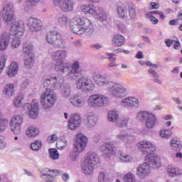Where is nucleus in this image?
<instances>
[{"mask_svg":"<svg viewBox=\"0 0 182 182\" xmlns=\"http://www.w3.org/2000/svg\"><path fill=\"white\" fill-rule=\"evenodd\" d=\"M11 41V34L4 33L0 36V50H6L9 46Z\"/></svg>","mask_w":182,"mask_h":182,"instance_id":"obj_27","label":"nucleus"},{"mask_svg":"<svg viewBox=\"0 0 182 182\" xmlns=\"http://www.w3.org/2000/svg\"><path fill=\"white\" fill-rule=\"evenodd\" d=\"M108 120L112 123H116V122L119 119V111L117 110H110L108 112Z\"/></svg>","mask_w":182,"mask_h":182,"instance_id":"obj_38","label":"nucleus"},{"mask_svg":"<svg viewBox=\"0 0 182 182\" xmlns=\"http://www.w3.org/2000/svg\"><path fill=\"white\" fill-rule=\"evenodd\" d=\"M54 6H58L63 12H72L75 8L73 0H51Z\"/></svg>","mask_w":182,"mask_h":182,"instance_id":"obj_13","label":"nucleus"},{"mask_svg":"<svg viewBox=\"0 0 182 182\" xmlns=\"http://www.w3.org/2000/svg\"><path fill=\"white\" fill-rule=\"evenodd\" d=\"M24 66L27 69H32L35 65V55H27L23 57Z\"/></svg>","mask_w":182,"mask_h":182,"instance_id":"obj_35","label":"nucleus"},{"mask_svg":"<svg viewBox=\"0 0 182 182\" xmlns=\"http://www.w3.org/2000/svg\"><path fill=\"white\" fill-rule=\"evenodd\" d=\"M120 105L126 109H137L140 106V101L134 97H128L123 99Z\"/></svg>","mask_w":182,"mask_h":182,"instance_id":"obj_18","label":"nucleus"},{"mask_svg":"<svg viewBox=\"0 0 182 182\" xmlns=\"http://www.w3.org/2000/svg\"><path fill=\"white\" fill-rule=\"evenodd\" d=\"M117 12L119 18L126 19L127 18V9L124 6H120L117 7Z\"/></svg>","mask_w":182,"mask_h":182,"instance_id":"obj_43","label":"nucleus"},{"mask_svg":"<svg viewBox=\"0 0 182 182\" xmlns=\"http://www.w3.org/2000/svg\"><path fill=\"white\" fill-rule=\"evenodd\" d=\"M82 124V117L79 113H75L70 115L68 121V128L70 130H76Z\"/></svg>","mask_w":182,"mask_h":182,"instance_id":"obj_22","label":"nucleus"},{"mask_svg":"<svg viewBox=\"0 0 182 182\" xmlns=\"http://www.w3.org/2000/svg\"><path fill=\"white\" fill-rule=\"evenodd\" d=\"M145 65L146 66H149V68H154V69H158L159 67V64H154L151 63V61H145L144 62Z\"/></svg>","mask_w":182,"mask_h":182,"instance_id":"obj_61","label":"nucleus"},{"mask_svg":"<svg viewBox=\"0 0 182 182\" xmlns=\"http://www.w3.org/2000/svg\"><path fill=\"white\" fill-rule=\"evenodd\" d=\"M115 53H124L125 55H130V51L123 48H117L114 50Z\"/></svg>","mask_w":182,"mask_h":182,"instance_id":"obj_59","label":"nucleus"},{"mask_svg":"<svg viewBox=\"0 0 182 182\" xmlns=\"http://www.w3.org/2000/svg\"><path fill=\"white\" fill-rule=\"evenodd\" d=\"M41 2V0H26L23 5V9L26 12H29V11H32L38 3Z\"/></svg>","mask_w":182,"mask_h":182,"instance_id":"obj_34","label":"nucleus"},{"mask_svg":"<svg viewBox=\"0 0 182 182\" xmlns=\"http://www.w3.org/2000/svg\"><path fill=\"white\" fill-rule=\"evenodd\" d=\"M97 123V116L93 113H90L87 114V127H95Z\"/></svg>","mask_w":182,"mask_h":182,"instance_id":"obj_37","label":"nucleus"},{"mask_svg":"<svg viewBox=\"0 0 182 182\" xmlns=\"http://www.w3.org/2000/svg\"><path fill=\"white\" fill-rule=\"evenodd\" d=\"M166 171L169 177H180V176H182V170L172 164L168 165Z\"/></svg>","mask_w":182,"mask_h":182,"instance_id":"obj_28","label":"nucleus"},{"mask_svg":"<svg viewBox=\"0 0 182 182\" xmlns=\"http://www.w3.org/2000/svg\"><path fill=\"white\" fill-rule=\"evenodd\" d=\"M29 85V80H25L23 81V82L21 85V90H23L28 87V85Z\"/></svg>","mask_w":182,"mask_h":182,"instance_id":"obj_62","label":"nucleus"},{"mask_svg":"<svg viewBox=\"0 0 182 182\" xmlns=\"http://www.w3.org/2000/svg\"><path fill=\"white\" fill-rule=\"evenodd\" d=\"M87 137L85 136L83 134H78L75 136V140L74 142V147L78 151H83L85 149H86V146L87 145Z\"/></svg>","mask_w":182,"mask_h":182,"instance_id":"obj_19","label":"nucleus"},{"mask_svg":"<svg viewBox=\"0 0 182 182\" xmlns=\"http://www.w3.org/2000/svg\"><path fill=\"white\" fill-rule=\"evenodd\" d=\"M8 126H9V120L6 118H1L0 119V133L6 132Z\"/></svg>","mask_w":182,"mask_h":182,"instance_id":"obj_42","label":"nucleus"},{"mask_svg":"<svg viewBox=\"0 0 182 182\" xmlns=\"http://www.w3.org/2000/svg\"><path fill=\"white\" fill-rule=\"evenodd\" d=\"M18 69L19 67L18 66V63H16V62H13L10 66L8 67L6 73L9 77H14V76L18 73Z\"/></svg>","mask_w":182,"mask_h":182,"instance_id":"obj_32","label":"nucleus"},{"mask_svg":"<svg viewBox=\"0 0 182 182\" xmlns=\"http://www.w3.org/2000/svg\"><path fill=\"white\" fill-rule=\"evenodd\" d=\"M70 103L74 107L80 109V107H85L86 106V98L80 94H75L72 95L69 99Z\"/></svg>","mask_w":182,"mask_h":182,"instance_id":"obj_21","label":"nucleus"},{"mask_svg":"<svg viewBox=\"0 0 182 182\" xmlns=\"http://www.w3.org/2000/svg\"><path fill=\"white\" fill-rule=\"evenodd\" d=\"M47 43L57 49H66V41L62 37V34L58 31L52 30L47 32L46 35Z\"/></svg>","mask_w":182,"mask_h":182,"instance_id":"obj_7","label":"nucleus"},{"mask_svg":"<svg viewBox=\"0 0 182 182\" xmlns=\"http://www.w3.org/2000/svg\"><path fill=\"white\" fill-rule=\"evenodd\" d=\"M150 5L151 6V9H159L160 8V4L156 2H151Z\"/></svg>","mask_w":182,"mask_h":182,"instance_id":"obj_63","label":"nucleus"},{"mask_svg":"<svg viewBox=\"0 0 182 182\" xmlns=\"http://www.w3.org/2000/svg\"><path fill=\"white\" fill-rule=\"evenodd\" d=\"M25 100V97L22 94L17 95L13 100V105L14 107H21L22 103Z\"/></svg>","mask_w":182,"mask_h":182,"instance_id":"obj_40","label":"nucleus"},{"mask_svg":"<svg viewBox=\"0 0 182 182\" xmlns=\"http://www.w3.org/2000/svg\"><path fill=\"white\" fill-rule=\"evenodd\" d=\"M165 43L167 46V48H170V46H171V45H173V38H172L171 40V39H166L165 40Z\"/></svg>","mask_w":182,"mask_h":182,"instance_id":"obj_64","label":"nucleus"},{"mask_svg":"<svg viewBox=\"0 0 182 182\" xmlns=\"http://www.w3.org/2000/svg\"><path fill=\"white\" fill-rule=\"evenodd\" d=\"M100 151L105 159H110L112 156H116V146L113 142H106L101 145Z\"/></svg>","mask_w":182,"mask_h":182,"instance_id":"obj_14","label":"nucleus"},{"mask_svg":"<svg viewBox=\"0 0 182 182\" xmlns=\"http://www.w3.org/2000/svg\"><path fill=\"white\" fill-rule=\"evenodd\" d=\"M159 136L161 139H164L166 140H168L171 136H173V133L171 132V129L164 128L160 129Z\"/></svg>","mask_w":182,"mask_h":182,"instance_id":"obj_41","label":"nucleus"},{"mask_svg":"<svg viewBox=\"0 0 182 182\" xmlns=\"http://www.w3.org/2000/svg\"><path fill=\"white\" fill-rule=\"evenodd\" d=\"M39 129L36 127H30L28 128V129L26 131V134L28 137L32 138V137H36L38 134H39Z\"/></svg>","mask_w":182,"mask_h":182,"instance_id":"obj_39","label":"nucleus"},{"mask_svg":"<svg viewBox=\"0 0 182 182\" xmlns=\"http://www.w3.org/2000/svg\"><path fill=\"white\" fill-rule=\"evenodd\" d=\"M126 43V39L124 37L120 34H116L112 41V46H115V48H120V46H123V45Z\"/></svg>","mask_w":182,"mask_h":182,"instance_id":"obj_31","label":"nucleus"},{"mask_svg":"<svg viewBox=\"0 0 182 182\" xmlns=\"http://www.w3.org/2000/svg\"><path fill=\"white\" fill-rule=\"evenodd\" d=\"M48 151L50 159L52 160H58V159H59L60 155L59 154L57 149L50 148L49 149Z\"/></svg>","mask_w":182,"mask_h":182,"instance_id":"obj_44","label":"nucleus"},{"mask_svg":"<svg viewBox=\"0 0 182 182\" xmlns=\"http://www.w3.org/2000/svg\"><path fill=\"white\" fill-rule=\"evenodd\" d=\"M75 85L78 90H82V92H95V89H96V84H95L93 80L86 76L80 77L77 80Z\"/></svg>","mask_w":182,"mask_h":182,"instance_id":"obj_9","label":"nucleus"},{"mask_svg":"<svg viewBox=\"0 0 182 182\" xmlns=\"http://www.w3.org/2000/svg\"><path fill=\"white\" fill-rule=\"evenodd\" d=\"M110 99L109 97L102 94H94L89 97L87 105L90 107L97 109L98 107H106L109 106Z\"/></svg>","mask_w":182,"mask_h":182,"instance_id":"obj_8","label":"nucleus"},{"mask_svg":"<svg viewBox=\"0 0 182 182\" xmlns=\"http://www.w3.org/2000/svg\"><path fill=\"white\" fill-rule=\"evenodd\" d=\"M80 9L85 15L95 16L100 22H105L107 19V14L103 7L96 6L95 4H84L80 6Z\"/></svg>","mask_w":182,"mask_h":182,"instance_id":"obj_5","label":"nucleus"},{"mask_svg":"<svg viewBox=\"0 0 182 182\" xmlns=\"http://www.w3.org/2000/svg\"><path fill=\"white\" fill-rule=\"evenodd\" d=\"M128 11L130 18H132V19L136 18V5H134V4H128Z\"/></svg>","mask_w":182,"mask_h":182,"instance_id":"obj_45","label":"nucleus"},{"mask_svg":"<svg viewBox=\"0 0 182 182\" xmlns=\"http://www.w3.org/2000/svg\"><path fill=\"white\" fill-rule=\"evenodd\" d=\"M22 50L23 53V57L35 55V53H33V45H32L31 43H24Z\"/></svg>","mask_w":182,"mask_h":182,"instance_id":"obj_33","label":"nucleus"},{"mask_svg":"<svg viewBox=\"0 0 182 182\" xmlns=\"http://www.w3.org/2000/svg\"><path fill=\"white\" fill-rule=\"evenodd\" d=\"M92 79L97 86H107L108 89L113 83V82L109 80V75L107 74H95Z\"/></svg>","mask_w":182,"mask_h":182,"instance_id":"obj_17","label":"nucleus"},{"mask_svg":"<svg viewBox=\"0 0 182 182\" xmlns=\"http://www.w3.org/2000/svg\"><path fill=\"white\" fill-rule=\"evenodd\" d=\"M108 92L112 97L123 99L127 95V88L122 83L112 82L108 88Z\"/></svg>","mask_w":182,"mask_h":182,"instance_id":"obj_10","label":"nucleus"},{"mask_svg":"<svg viewBox=\"0 0 182 182\" xmlns=\"http://www.w3.org/2000/svg\"><path fill=\"white\" fill-rule=\"evenodd\" d=\"M148 73L151 76V77H160V74L157 73L154 69L153 68H149L148 70Z\"/></svg>","mask_w":182,"mask_h":182,"instance_id":"obj_56","label":"nucleus"},{"mask_svg":"<svg viewBox=\"0 0 182 182\" xmlns=\"http://www.w3.org/2000/svg\"><path fill=\"white\" fill-rule=\"evenodd\" d=\"M100 159L99 155L96 152H88L85 158L83 164L82 166V170L86 176H90L93 174L95 171V166L99 164Z\"/></svg>","mask_w":182,"mask_h":182,"instance_id":"obj_6","label":"nucleus"},{"mask_svg":"<svg viewBox=\"0 0 182 182\" xmlns=\"http://www.w3.org/2000/svg\"><path fill=\"white\" fill-rule=\"evenodd\" d=\"M151 164L146 161L145 163L140 164L136 168V174L139 178H146L151 173Z\"/></svg>","mask_w":182,"mask_h":182,"instance_id":"obj_16","label":"nucleus"},{"mask_svg":"<svg viewBox=\"0 0 182 182\" xmlns=\"http://www.w3.org/2000/svg\"><path fill=\"white\" fill-rule=\"evenodd\" d=\"M11 25H12L11 28V35L13 36H22V35H23V28H25L23 21H15V23H11Z\"/></svg>","mask_w":182,"mask_h":182,"instance_id":"obj_23","label":"nucleus"},{"mask_svg":"<svg viewBox=\"0 0 182 182\" xmlns=\"http://www.w3.org/2000/svg\"><path fill=\"white\" fill-rule=\"evenodd\" d=\"M27 26L31 32H38V31H41V20L36 18L29 17L27 19Z\"/></svg>","mask_w":182,"mask_h":182,"instance_id":"obj_25","label":"nucleus"},{"mask_svg":"<svg viewBox=\"0 0 182 182\" xmlns=\"http://www.w3.org/2000/svg\"><path fill=\"white\" fill-rule=\"evenodd\" d=\"M3 19L8 25L15 23L16 18H15V7H14V4L8 3L4 6Z\"/></svg>","mask_w":182,"mask_h":182,"instance_id":"obj_12","label":"nucleus"},{"mask_svg":"<svg viewBox=\"0 0 182 182\" xmlns=\"http://www.w3.org/2000/svg\"><path fill=\"white\" fill-rule=\"evenodd\" d=\"M173 49H178L181 47V43H180L177 37H173Z\"/></svg>","mask_w":182,"mask_h":182,"instance_id":"obj_55","label":"nucleus"},{"mask_svg":"<svg viewBox=\"0 0 182 182\" xmlns=\"http://www.w3.org/2000/svg\"><path fill=\"white\" fill-rule=\"evenodd\" d=\"M55 21H56L57 23L62 27L68 26L70 23V18L62 13H58L55 15Z\"/></svg>","mask_w":182,"mask_h":182,"instance_id":"obj_26","label":"nucleus"},{"mask_svg":"<svg viewBox=\"0 0 182 182\" xmlns=\"http://www.w3.org/2000/svg\"><path fill=\"white\" fill-rule=\"evenodd\" d=\"M124 182H136V178L134 177V174L132 173H128L124 176Z\"/></svg>","mask_w":182,"mask_h":182,"instance_id":"obj_52","label":"nucleus"},{"mask_svg":"<svg viewBox=\"0 0 182 182\" xmlns=\"http://www.w3.org/2000/svg\"><path fill=\"white\" fill-rule=\"evenodd\" d=\"M116 138L121 141H124V144H132V143L136 141V136L124 131H122L117 134Z\"/></svg>","mask_w":182,"mask_h":182,"instance_id":"obj_24","label":"nucleus"},{"mask_svg":"<svg viewBox=\"0 0 182 182\" xmlns=\"http://www.w3.org/2000/svg\"><path fill=\"white\" fill-rule=\"evenodd\" d=\"M146 18L153 23V25H157L159 23V19L154 16H146Z\"/></svg>","mask_w":182,"mask_h":182,"instance_id":"obj_60","label":"nucleus"},{"mask_svg":"<svg viewBox=\"0 0 182 182\" xmlns=\"http://www.w3.org/2000/svg\"><path fill=\"white\" fill-rule=\"evenodd\" d=\"M23 122V119L21 115H16L11 118L10 122V129L11 132H14L15 134H19L21 133V126H22Z\"/></svg>","mask_w":182,"mask_h":182,"instance_id":"obj_20","label":"nucleus"},{"mask_svg":"<svg viewBox=\"0 0 182 182\" xmlns=\"http://www.w3.org/2000/svg\"><path fill=\"white\" fill-rule=\"evenodd\" d=\"M71 31L76 35L92 36L95 32V27L90 19L86 17L75 18L73 19V23L70 26Z\"/></svg>","mask_w":182,"mask_h":182,"instance_id":"obj_4","label":"nucleus"},{"mask_svg":"<svg viewBox=\"0 0 182 182\" xmlns=\"http://www.w3.org/2000/svg\"><path fill=\"white\" fill-rule=\"evenodd\" d=\"M119 159L123 163H130L132 160V156L126 154H121Z\"/></svg>","mask_w":182,"mask_h":182,"instance_id":"obj_53","label":"nucleus"},{"mask_svg":"<svg viewBox=\"0 0 182 182\" xmlns=\"http://www.w3.org/2000/svg\"><path fill=\"white\" fill-rule=\"evenodd\" d=\"M79 153H82V151H78V150L74 147L70 153V159L71 161H76V160H77Z\"/></svg>","mask_w":182,"mask_h":182,"instance_id":"obj_49","label":"nucleus"},{"mask_svg":"<svg viewBox=\"0 0 182 182\" xmlns=\"http://www.w3.org/2000/svg\"><path fill=\"white\" fill-rule=\"evenodd\" d=\"M56 140H58V136L56 134L50 135L47 139L48 143H55Z\"/></svg>","mask_w":182,"mask_h":182,"instance_id":"obj_58","label":"nucleus"},{"mask_svg":"<svg viewBox=\"0 0 182 182\" xmlns=\"http://www.w3.org/2000/svg\"><path fill=\"white\" fill-rule=\"evenodd\" d=\"M57 149L62 150L68 146V141L65 139H59L56 143Z\"/></svg>","mask_w":182,"mask_h":182,"instance_id":"obj_51","label":"nucleus"},{"mask_svg":"<svg viewBox=\"0 0 182 182\" xmlns=\"http://www.w3.org/2000/svg\"><path fill=\"white\" fill-rule=\"evenodd\" d=\"M136 119L140 123H159L157 116L150 111L141 110L138 112Z\"/></svg>","mask_w":182,"mask_h":182,"instance_id":"obj_11","label":"nucleus"},{"mask_svg":"<svg viewBox=\"0 0 182 182\" xmlns=\"http://www.w3.org/2000/svg\"><path fill=\"white\" fill-rule=\"evenodd\" d=\"M157 124H159V122L145 123V127H143L141 129H139V134L141 136H148V134L150 133V130L154 129Z\"/></svg>","mask_w":182,"mask_h":182,"instance_id":"obj_30","label":"nucleus"},{"mask_svg":"<svg viewBox=\"0 0 182 182\" xmlns=\"http://www.w3.org/2000/svg\"><path fill=\"white\" fill-rule=\"evenodd\" d=\"M23 107L24 110H28L31 119H36L39 116V104L38 102L33 101L31 103H26Z\"/></svg>","mask_w":182,"mask_h":182,"instance_id":"obj_15","label":"nucleus"},{"mask_svg":"<svg viewBox=\"0 0 182 182\" xmlns=\"http://www.w3.org/2000/svg\"><path fill=\"white\" fill-rule=\"evenodd\" d=\"M2 94L7 99L12 97L15 95V85L14 83L6 84L2 90Z\"/></svg>","mask_w":182,"mask_h":182,"instance_id":"obj_29","label":"nucleus"},{"mask_svg":"<svg viewBox=\"0 0 182 182\" xmlns=\"http://www.w3.org/2000/svg\"><path fill=\"white\" fill-rule=\"evenodd\" d=\"M129 123V118H119L116 122L115 124L117 127H126Z\"/></svg>","mask_w":182,"mask_h":182,"instance_id":"obj_48","label":"nucleus"},{"mask_svg":"<svg viewBox=\"0 0 182 182\" xmlns=\"http://www.w3.org/2000/svg\"><path fill=\"white\" fill-rule=\"evenodd\" d=\"M31 149L33 151H39L42 149V141L37 140L35 142L31 143Z\"/></svg>","mask_w":182,"mask_h":182,"instance_id":"obj_46","label":"nucleus"},{"mask_svg":"<svg viewBox=\"0 0 182 182\" xmlns=\"http://www.w3.org/2000/svg\"><path fill=\"white\" fill-rule=\"evenodd\" d=\"M21 36H15L13 38L12 41L11 43V47L12 49H16V48H19L21 46Z\"/></svg>","mask_w":182,"mask_h":182,"instance_id":"obj_47","label":"nucleus"},{"mask_svg":"<svg viewBox=\"0 0 182 182\" xmlns=\"http://www.w3.org/2000/svg\"><path fill=\"white\" fill-rule=\"evenodd\" d=\"M170 147L174 151H180L181 150V142L177 138H172L170 142Z\"/></svg>","mask_w":182,"mask_h":182,"instance_id":"obj_36","label":"nucleus"},{"mask_svg":"<svg viewBox=\"0 0 182 182\" xmlns=\"http://www.w3.org/2000/svg\"><path fill=\"white\" fill-rule=\"evenodd\" d=\"M68 58V51L66 50H58L51 54L53 60H57L54 69L55 72L65 75L67 80H76L79 76L83 75V70L80 68V62L74 61L71 65L69 63L63 60Z\"/></svg>","mask_w":182,"mask_h":182,"instance_id":"obj_2","label":"nucleus"},{"mask_svg":"<svg viewBox=\"0 0 182 182\" xmlns=\"http://www.w3.org/2000/svg\"><path fill=\"white\" fill-rule=\"evenodd\" d=\"M42 83L46 91L41 95V105L44 110H50L56 104L58 96L53 90H60L63 97L68 99L72 93L70 85L65 83V78L60 75H45L43 77Z\"/></svg>","mask_w":182,"mask_h":182,"instance_id":"obj_1","label":"nucleus"},{"mask_svg":"<svg viewBox=\"0 0 182 182\" xmlns=\"http://www.w3.org/2000/svg\"><path fill=\"white\" fill-rule=\"evenodd\" d=\"M5 63H6V57L3 56L0 59V75H1L2 72H4V69L5 68Z\"/></svg>","mask_w":182,"mask_h":182,"instance_id":"obj_54","label":"nucleus"},{"mask_svg":"<svg viewBox=\"0 0 182 182\" xmlns=\"http://www.w3.org/2000/svg\"><path fill=\"white\" fill-rule=\"evenodd\" d=\"M6 147V141L4 136H0V150H4Z\"/></svg>","mask_w":182,"mask_h":182,"instance_id":"obj_57","label":"nucleus"},{"mask_svg":"<svg viewBox=\"0 0 182 182\" xmlns=\"http://www.w3.org/2000/svg\"><path fill=\"white\" fill-rule=\"evenodd\" d=\"M98 182H110L109 175L105 172H100L98 176Z\"/></svg>","mask_w":182,"mask_h":182,"instance_id":"obj_50","label":"nucleus"},{"mask_svg":"<svg viewBox=\"0 0 182 182\" xmlns=\"http://www.w3.org/2000/svg\"><path fill=\"white\" fill-rule=\"evenodd\" d=\"M136 147L141 150L142 154L145 156V161L149 163L154 168H160L161 167V159L159 156L153 154L156 151L154 144L149 141H141L136 144Z\"/></svg>","mask_w":182,"mask_h":182,"instance_id":"obj_3","label":"nucleus"}]
</instances>
